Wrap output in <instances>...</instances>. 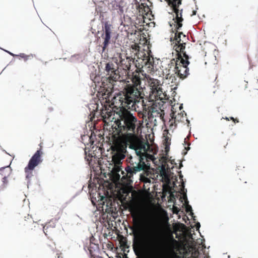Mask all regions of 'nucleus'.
<instances>
[{"label": "nucleus", "mask_w": 258, "mask_h": 258, "mask_svg": "<svg viewBox=\"0 0 258 258\" xmlns=\"http://www.w3.org/2000/svg\"><path fill=\"white\" fill-rule=\"evenodd\" d=\"M130 211L133 219L130 227L133 247L136 255L142 258H181L177 253L180 245L173 236L167 241L161 237L154 224L145 223L147 216L145 209L134 205Z\"/></svg>", "instance_id": "1"}, {"label": "nucleus", "mask_w": 258, "mask_h": 258, "mask_svg": "<svg viewBox=\"0 0 258 258\" xmlns=\"http://www.w3.org/2000/svg\"><path fill=\"white\" fill-rule=\"evenodd\" d=\"M119 107L120 109L116 112L118 117L115 120L117 135L126 143L133 145L137 141L139 128L142 123L128 109Z\"/></svg>", "instance_id": "2"}, {"label": "nucleus", "mask_w": 258, "mask_h": 258, "mask_svg": "<svg viewBox=\"0 0 258 258\" xmlns=\"http://www.w3.org/2000/svg\"><path fill=\"white\" fill-rule=\"evenodd\" d=\"M140 89L131 86V84H126L121 91L122 93L113 97L112 104L115 107H125L135 110L140 114L141 111L138 109L139 104L141 105L143 100Z\"/></svg>", "instance_id": "3"}, {"label": "nucleus", "mask_w": 258, "mask_h": 258, "mask_svg": "<svg viewBox=\"0 0 258 258\" xmlns=\"http://www.w3.org/2000/svg\"><path fill=\"white\" fill-rule=\"evenodd\" d=\"M179 29L175 28V36L174 40L175 41L174 46L176 51L178 53L177 59L179 60L178 69L176 74L181 79L187 77L189 74V56L185 51V45L188 42V38L182 32H179Z\"/></svg>", "instance_id": "4"}, {"label": "nucleus", "mask_w": 258, "mask_h": 258, "mask_svg": "<svg viewBox=\"0 0 258 258\" xmlns=\"http://www.w3.org/2000/svg\"><path fill=\"white\" fill-rule=\"evenodd\" d=\"M127 163V166L125 168L127 178L131 179L134 175L141 171H147L149 168L145 161L141 159V157L137 155H127L126 159Z\"/></svg>", "instance_id": "5"}, {"label": "nucleus", "mask_w": 258, "mask_h": 258, "mask_svg": "<svg viewBox=\"0 0 258 258\" xmlns=\"http://www.w3.org/2000/svg\"><path fill=\"white\" fill-rule=\"evenodd\" d=\"M147 81L150 89L148 98L149 102H152L159 100H163L165 98V95L163 92L161 82L158 79L151 77H147Z\"/></svg>", "instance_id": "6"}, {"label": "nucleus", "mask_w": 258, "mask_h": 258, "mask_svg": "<svg viewBox=\"0 0 258 258\" xmlns=\"http://www.w3.org/2000/svg\"><path fill=\"white\" fill-rule=\"evenodd\" d=\"M134 63L137 70L140 71H145L148 73L155 71L154 59L146 54L145 51L138 53V56L135 59Z\"/></svg>", "instance_id": "7"}, {"label": "nucleus", "mask_w": 258, "mask_h": 258, "mask_svg": "<svg viewBox=\"0 0 258 258\" xmlns=\"http://www.w3.org/2000/svg\"><path fill=\"white\" fill-rule=\"evenodd\" d=\"M111 149L113 153L112 161L114 164V168L116 171H119L122 164L121 160L125 157L126 150L120 143L117 142L113 143L111 146Z\"/></svg>", "instance_id": "8"}, {"label": "nucleus", "mask_w": 258, "mask_h": 258, "mask_svg": "<svg viewBox=\"0 0 258 258\" xmlns=\"http://www.w3.org/2000/svg\"><path fill=\"white\" fill-rule=\"evenodd\" d=\"M153 102L151 103L152 106L149 107L145 103L144 100H142L141 106L143 111L142 113L143 118L144 119V117L148 115V118L150 121H152L153 118L156 117H158L162 120H164V110L160 108H157V106L156 107L153 106Z\"/></svg>", "instance_id": "9"}, {"label": "nucleus", "mask_w": 258, "mask_h": 258, "mask_svg": "<svg viewBox=\"0 0 258 258\" xmlns=\"http://www.w3.org/2000/svg\"><path fill=\"white\" fill-rule=\"evenodd\" d=\"M43 152L41 149L37 150L30 159L28 165L25 168L26 178L30 179L33 176V171L34 168L42 162L41 155Z\"/></svg>", "instance_id": "10"}, {"label": "nucleus", "mask_w": 258, "mask_h": 258, "mask_svg": "<svg viewBox=\"0 0 258 258\" xmlns=\"http://www.w3.org/2000/svg\"><path fill=\"white\" fill-rule=\"evenodd\" d=\"M118 67L115 65L112 62H109L106 63L105 67V72L106 75V79L110 83V86L108 87L110 89L113 88L114 82L118 81L120 76L118 70Z\"/></svg>", "instance_id": "11"}, {"label": "nucleus", "mask_w": 258, "mask_h": 258, "mask_svg": "<svg viewBox=\"0 0 258 258\" xmlns=\"http://www.w3.org/2000/svg\"><path fill=\"white\" fill-rule=\"evenodd\" d=\"M102 29L103 33L101 34V37L104 41L102 46V53L105 51L110 43L111 36L113 33V27L108 22H105L102 27Z\"/></svg>", "instance_id": "12"}, {"label": "nucleus", "mask_w": 258, "mask_h": 258, "mask_svg": "<svg viewBox=\"0 0 258 258\" xmlns=\"http://www.w3.org/2000/svg\"><path fill=\"white\" fill-rule=\"evenodd\" d=\"M182 0H168L167 2L168 5L170 6L173 12L175 13L176 15V28L177 29H179L182 26V22L183 20L182 18V9L180 10L178 9L179 6L181 4Z\"/></svg>", "instance_id": "13"}, {"label": "nucleus", "mask_w": 258, "mask_h": 258, "mask_svg": "<svg viewBox=\"0 0 258 258\" xmlns=\"http://www.w3.org/2000/svg\"><path fill=\"white\" fill-rule=\"evenodd\" d=\"M94 240V237L92 236L89 240H87L86 245L84 246V249L88 250L91 258H95L99 251L98 244L93 242Z\"/></svg>", "instance_id": "14"}, {"label": "nucleus", "mask_w": 258, "mask_h": 258, "mask_svg": "<svg viewBox=\"0 0 258 258\" xmlns=\"http://www.w3.org/2000/svg\"><path fill=\"white\" fill-rule=\"evenodd\" d=\"M134 62L135 60L133 59L132 57L128 56L127 53L125 55L120 54L118 66L126 72L130 70L131 64L134 63Z\"/></svg>", "instance_id": "15"}, {"label": "nucleus", "mask_w": 258, "mask_h": 258, "mask_svg": "<svg viewBox=\"0 0 258 258\" xmlns=\"http://www.w3.org/2000/svg\"><path fill=\"white\" fill-rule=\"evenodd\" d=\"M140 72L136 70L135 72L132 73V75L129 74V72L127 73L128 78L131 79L132 84L131 86H134L135 87L142 89L141 87V78L140 76Z\"/></svg>", "instance_id": "16"}, {"label": "nucleus", "mask_w": 258, "mask_h": 258, "mask_svg": "<svg viewBox=\"0 0 258 258\" xmlns=\"http://www.w3.org/2000/svg\"><path fill=\"white\" fill-rule=\"evenodd\" d=\"M179 59H172L170 62L168 64L167 67L165 69V73L166 74L167 77L168 78V76L171 75V76L174 74H176V70L178 68Z\"/></svg>", "instance_id": "17"}, {"label": "nucleus", "mask_w": 258, "mask_h": 258, "mask_svg": "<svg viewBox=\"0 0 258 258\" xmlns=\"http://www.w3.org/2000/svg\"><path fill=\"white\" fill-rule=\"evenodd\" d=\"M34 222L31 216L26 214L24 216H21L18 220V224L22 228H29Z\"/></svg>", "instance_id": "18"}, {"label": "nucleus", "mask_w": 258, "mask_h": 258, "mask_svg": "<svg viewBox=\"0 0 258 258\" xmlns=\"http://www.w3.org/2000/svg\"><path fill=\"white\" fill-rule=\"evenodd\" d=\"M12 172V170L10 167V166H6L4 167H2L0 168V174L4 176L2 179L3 182V187L4 188L6 187L8 183V180L7 178L10 176Z\"/></svg>", "instance_id": "19"}, {"label": "nucleus", "mask_w": 258, "mask_h": 258, "mask_svg": "<svg viewBox=\"0 0 258 258\" xmlns=\"http://www.w3.org/2000/svg\"><path fill=\"white\" fill-rule=\"evenodd\" d=\"M102 119L110 120L113 114L112 108L110 106H104L99 112Z\"/></svg>", "instance_id": "20"}, {"label": "nucleus", "mask_w": 258, "mask_h": 258, "mask_svg": "<svg viewBox=\"0 0 258 258\" xmlns=\"http://www.w3.org/2000/svg\"><path fill=\"white\" fill-rule=\"evenodd\" d=\"M140 47L139 46V45L137 44L136 43L132 45L129 49L130 55H128V56L129 57H132L133 59L135 60L137 57L138 56V53H140L142 51L140 50Z\"/></svg>", "instance_id": "21"}, {"label": "nucleus", "mask_w": 258, "mask_h": 258, "mask_svg": "<svg viewBox=\"0 0 258 258\" xmlns=\"http://www.w3.org/2000/svg\"><path fill=\"white\" fill-rule=\"evenodd\" d=\"M186 115V114L184 111H181L180 113H178L175 115L173 113L172 118L174 119L175 122H184Z\"/></svg>", "instance_id": "22"}, {"label": "nucleus", "mask_w": 258, "mask_h": 258, "mask_svg": "<svg viewBox=\"0 0 258 258\" xmlns=\"http://www.w3.org/2000/svg\"><path fill=\"white\" fill-rule=\"evenodd\" d=\"M102 210H105L107 213L112 212L113 211V207H112V203L111 201H109L105 204L103 202Z\"/></svg>", "instance_id": "23"}, {"label": "nucleus", "mask_w": 258, "mask_h": 258, "mask_svg": "<svg viewBox=\"0 0 258 258\" xmlns=\"http://www.w3.org/2000/svg\"><path fill=\"white\" fill-rule=\"evenodd\" d=\"M9 53L10 55H11L13 56H16V57H19L20 59L23 58L24 60V61H27L28 60L32 59L34 57V55L32 54H30L29 55H27L24 53H21L18 55H15L11 52H9Z\"/></svg>", "instance_id": "24"}, {"label": "nucleus", "mask_w": 258, "mask_h": 258, "mask_svg": "<svg viewBox=\"0 0 258 258\" xmlns=\"http://www.w3.org/2000/svg\"><path fill=\"white\" fill-rule=\"evenodd\" d=\"M134 155H137L138 157H141V159L144 161H146L147 160V154L145 152H143L142 151L141 148L136 149Z\"/></svg>", "instance_id": "25"}, {"label": "nucleus", "mask_w": 258, "mask_h": 258, "mask_svg": "<svg viewBox=\"0 0 258 258\" xmlns=\"http://www.w3.org/2000/svg\"><path fill=\"white\" fill-rule=\"evenodd\" d=\"M164 135V145L165 146V150L166 152H168L170 149V145H171V139L167 136H165V134Z\"/></svg>", "instance_id": "26"}, {"label": "nucleus", "mask_w": 258, "mask_h": 258, "mask_svg": "<svg viewBox=\"0 0 258 258\" xmlns=\"http://www.w3.org/2000/svg\"><path fill=\"white\" fill-rule=\"evenodd\" d=\"M140 180L142 182L144 183H150L151 180L149 178L147 177L144 174H141L140 175Z\"/></svg>", "instance_id": "27"}, {"label": "nucleus", "mask_w": 258, "mask_h": 258, "mask_svg": "<svg viewBox=\"0 0 258 258\" xmlns=\"http://www.w3.org/2000/svg\"><path fill=\"white\" fill-rule=\"evenodd\" d=\"M186 211L187 212H190V215H191L192 217L193 218V219L194 220H195V216H194L193 215H194V213H192V208H191V207L189 205H188L186 208Z\"/></svg>", "instance_id": "28"}, {"label": "nucleus", "mask_w": 258, "mask_h": 258, "mask_svg": "<svg viewBox=\"0 0 258 258\" xmlns=\"http://www.w3.org/2000/svg\"><path fill=\"white\" fill-rule=\"evenodd\" d=\"M93 157H94V156H93L91 154H89L88 155H86V156L85 158H86V159L88 161L90 162V161H91L92 160V158Z\"/></svg>", "instance_id": "29"}, {"label": "nucleus", "mask_w": 258, "mask_h": 258, "mask_svg": "<svg viewBox=\"0 0 258 258\" xmlns=\"http://www.w3.org/2000/svg\"><path fill=\"white\" fill-rule=\"evenodd\" d=\"M48 229V226L47 225H45L43 227V231L46 235H47V232H48L47 230Z\"/></svg>", "instance_id": "30"}, {"label": "nucleus", "mask_w": 258, "mask_h": 258, "mask_svg": "<svg viewBox=\"0 0 258 258\" xmlns=\"http://www.w3.org/2000/svg\"><path fill=\"white\" fill-rule=\"evenodd\" d=\"M234 123H238L239 122V120L237 118H234V120L233 121Z\"/></svg>", "instance_id": "31"}, {"label": "nucleus", "mask_w": 258, "mask_h": 258, "mask_svg": "<svg viewBox=\"0 0 258 258\" xmlns=\"http://www.w3.org/2000/svg\"><path fill=\"white\" fill-rule=\"evenodd\" d=\"M200 227V223L198 222L196 224V227H197V228H199Z\"/></svg>", "instance_id": "32"}, {"label": "nucleus", "mask_w": 258, "mask_h": 258, "mask_svg": "<svg viewBox=\"0 0 258 258\" xmlns=\"http://www.w3.org/2000/svg\"><path fill=\"white\" fill-rule=\"evenodd\" d=\"M106 92H107V97H109V94H110V92H109L108 90H107Z\"/></svg>", "instance_id": "33"}, {"label": "nucleus", "mask_w": 258, "mask_h": 258, "mask_svg": "<svg viewBox=\"0 0 258 258\" xmlns=\"http://www.w3.org/2000/svg\"><path fill=\"white\" fill-rule=\"evenodd\" d=\"M182 109V104H181L180 106H179V109H180V110H181Z\"/></svg>", "instance_id": "34"}, {"label": "nucleus", "mask_w": 258, "mask_h": 258, "mask_svg": "<svg viewBox=\"0 0 258 258\" xmlns=\"http://www.w3.org/2000/svg\"><path fill=\"white\" fill-rule=\"evenodd\" d=\"M106 215V214L104 213L102 215V216L103 217V218L104 219L105 218V216Z\"/></svg>", "instance_id": "35"}, {"label": "nucleus", "mask_w": 258, "mask_h": 258, "mask_svg": "<svg viewBox=\"0 0 258 258\" xmlns=\"http://www.w3.org/2000/svg\"><path fill=\"white\" fill-rule=\"evenodd\" d=\"M230 119L232 120V121L234 120V118L233 117H230Z\"/></svg>", "instance_id": "36"}, {"label": "nucleus", "mask_w": 258, "mask_h": 258, "mask_svg": "<svg viewBox=\"0 0 258 258\" xmlns=\"http://www.w3.org/2000/svg\"><path fill=\"white\" fill-rule=\"evenodd\" d=\"M190 148L189 147H188L187 148H185V149H186L187 150H188Z\"/></svg>", "instance_id": "37"}, {"label": "nucleus", "mask_w": 258, "mask_h": 258, "mask_svg": "<svg viewBox=\"0 0 258 258\" xmlns=\"http://www.w3.org/2000/svg\"><path fill=\"white\" fill-rule=\"evenodd\" d=\"M225 119H226L227 120H229V118H228V117H226V118H225Z\"/></svg>", "instance_id": "38"}, {"label": "nucleus", "mask_w": 258, "mask_h": 258, "mask_svg": "<svg viewBox=\"0 0 258 258\" xmlns=\"http://www.w3.org/2000/svg\"><path fill=\"white\" fill-rule=\"evenodd\" d=\"M119 7V6H118V5H117V4H116V7Z\"/></svg>", "instance_id": "39"}, {"label": "nucleus", "mask_w": 258, "mask_h": 258, "mask_svg": "<svg viewBox=\"0 0 258 258\" xmlns=\"http://www.w3.org/2000/svg\"><path fill=\"white\" fill-rule=\"evenodd\" d=\"M194 15H196V12H194Z\"/></svg>", "instance_id": "40"}, {"label": "nucleus", "mask_w": 258, "mask_h": 258, "mask_svg": "<svg viewBox=\"0 0 258 258\" xmlns=\"http://www.w3.org/2000/svg\"><path fill=\"white\" fill-rule=\"evenodd\" d=\"M3 173H6V171H3Z\"/></svg>", "instance_id": "41"}]
</instances>
